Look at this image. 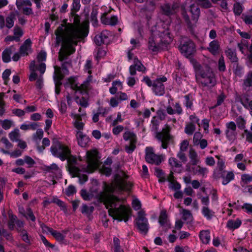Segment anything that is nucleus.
<instances>
[{
    "label": "nucleus",
    "mask_w": 252,
    "mask_h": 252,
    "mask_svg": "<svg viewBox=\"0 0 252 252\" xmlns=\"http://www.w3.org/2000/svg\"><path fill=\"white\" fill-rule=\"evenodd\" d=\"M241 101L244 107L249 110L250 113L252 116V100L249 101L247 98L245 99L242 98Z\"/></svg>",
    "instance_id": "44"
},
{
    "label": "nucleus",
    "mask_w": 252,
    "mask_h": 252,
    "mask_svg": "<svg viewBox=\"0 0 252 252\" xmlns=\"http://www.w3.org/2000/svg\"><path fill=\"white\" fill-rule=\"evenodd\" d=\"M67 161V168L69 173L72 175V177H75L76 174L81 171V170L78 167L79 163L76 156L71 155V153L68 156H66Z\"/></svg>",
    "instance_id": "12"
},
{
    "label": "nucleus",
    "mask_w": 252,
    "mask_h": 252,
    "mask_svg": "<svg viewBox=\"0 0 252 252\" xmlns=\"http://www.w3.org/2000/svg\"><path fill=\"white\" fill-rule=\"evenodd\" d=\"M244 23L247 25H252V8L247 11V12L243 13L241 17Z\"/></svg>",
    "instance_id": "31"
},
{
    "label": "nucleus",
    "mask_w": 252,
    "mask_h": 252,
    "mask_svg": "<svg viewBox=\"0 0 252 252\" xmlns=\"http://www.w3.org/2000/svg\"><path fill=\"white\" fill-rule=\"evenodd\" d=\"M167 81L166 77L163 76L157 78L153 83L152 90L157 95H163L165 93L163 83Z\"/></svg>",
    "instance_id": "15"
},
{
    "label": "nucleus",
    "mask_w": 252,
    "mask_h": 252,
    "mask_svg": "<svg viewBox=\"0 0 252 252\" xmlns=\"http://www.w3.org/2000/svg\"><path fill=\"white\" fill-rule=\"evenodd\" d=\"M242 224V221L240 219L236 220H229L226 223V227L230 230H234L238 229Z\"/></svg>",
    "instance_id": "24"
},
{
    "label": "nucleus",
    "mask_w": 252,
    "mask_h": 252,
    "mask_svg": "<svg viewBox=\"0 0 252 252\" xmlns=\"http://www.w3.org/2000/svg\"><path fill=\"white\" fill-rule=\"evenodd\" d=\"M242 209L248 214H252V204L245 203L242 205Z\"/></svg>",
    "instance_id": "56"
},
{
    "label": "nucleus",
    "mask_w": 252,
    "mask_h": 252,
    "mask_svg": "<svg viewBox=\"0 0 252 252\" xmlns=\"http://www.w3.org/2000/svg\"><path fill=\"white\" fill-rule=\"evenodd\" d=\"M9 137L12 141H18L19 137V130L17 129L11 131L9 134Z\"/></svg>",
    "instance_id": "47"
},
{
    "label": "nucleus",
    "mask_w": 252,
    "mask_h": 252,
    "mask_svg": "<svg viewBox=\"0 0 252 252\" xmlns=\"http://www.w3.org/2000/svg\"><path fill=\"white\" fill-rule=\"evenodd\" d=\"M187 168L191 171L194 175L201 176L202 177H206L209 172L208 169L206 167L197 165L192 166L190 169H189L188 165H187Z\"/></svg>",
    "instance_id": "18"
},
{
    "label": "nucleus",
    "mask_w": 252,
    "mask_h": 252,
    "mask_svg": "<svg viewBox=\"0 0 252 252\" xmlns=\"http://www.w3.org/2000/svg\"><path fill=\"white\" fill-rule=\"evenodd\" d=\"M12 121L9 120L5 119L2 121L1 126L5 130L10 128L12 124Z\"/></svg>",
    "instance_id": "57"
},
{
    "label": "nucleus",
    "mask_w": 252,
    "mask_h": 252,
    "mask_svg": "<svg viewBox=\"0 0 252 252\" xmlns=\"http://www.w3.org/2000/svg\"><path fill=\"white\" fill-rule=\"evenodd\" d=\"M51 235L59 242H62L65 238L63 234L55 230Z\"/></svg>",
    "instance_id": "48"
},
{
    "label": "nucleus",
    "mask_w": 252,
    "mask_h": 252,
    "mask_svg": "<svg viewBox=\"0 0 252 252\" xmlns=\"http://www.w3.org/2000/svg\"><path fill=\"white\" fill-rule=\"evenodd\" d=\"M53 202L56 203L59 207H60L61 209L63 210L64 212H66V206L65 204L63 201L59 199L58 198H54L53 201Z\"/></svg>",
    "instance_id": "51"
},
{
    "label": "nucleus",
    "mask_w": 252,
    "mask_h": 252,
    "mask_svg": "<svg viewBox=\"0 0 252 252\" xmlns=\"http://www.w3.org/2000/svg\"><path fill=\"white\" fill-rule=\"evenodd\" d=\"M226 57L233 63L238 62V59L237 57L236 50L234 49L228 48L225 50Z\"/></svg>",
    "instance_id": "29"
},
{
    "label": "nucleus",
    "mask_w": 252,
    "mask_h": 252,
    "mask_svg": "<svg viewBox=\"0 0 252 252\" xmlns=\"http://www.w3.org/2000/svg\"><path fill=\"white\" fill-rule=\"evenodd\" d=\"M156 0H143V13H145L148 20L151 18V13L155 9Z\"/></svg>",
    "instance_id": "17"
},
{
    "label": "nucleus",
    "mask_w": 252,
    "mask_h": 252,
    "mask_svg": "<svg viewBox=\"0 0 252 252\" xmlns=\"http://www.w3.org/2000/svg\"><path fill=\"white\" fill-rule=\"evenodd\" d=\"M98 152L95 150L87 152V165L83 168V172L91 173L95 170L99 166V158Z\"/></svg>",
    "instance_id": "6"
},
{
    "label": "nucleus",
    "mask_w": 252,
    "mask_h": 252,
    "mask_svg": "<svg viewBox=\"0 0 252 252\" xmlns=\"http://www.w3.org/2000/svg\"><path fill=\"white\" fill-rule=\"evenodd\" d=\"M189 157L191 165L195 166L200 163V158L197 153L193 150H190Z\"/></svg>",
    "instance_id": "25"
},
{
    "label": "nucleus",
    "mask_w": 252,
    "mask_h": 252,
    "mask_svg": "<svg viewBox=\"0 0 252 252\" xmlns=\"http://www.w3.org/2000/svg\"><path fill=\"white\" fill-rule=\"evenodd\" d=\"M51 152L54 157L60 158L62 161H64L66 156L71 153V151L67 147L56 141L51 147Z\"/></svg>",
    "instance_id": "7"
},
{
    "label": "nucleus",
    "mask_w": 252,
    "mask_h": 252,
    "mask_svg": "<svg viewBox=\"0 0 252 252\" xmlns=\"http://www.w3.org/2000/svg\"><path fill=\"white\" fill-rule=\"evenodd\" d=\"M236 125L234 122H230L226 124L225 133L228 141L233 142L237 137Z\"/></svg>",
    "instance_id": "16"
},
{
    "label": "nucleus",
    "mask_w": 252,
    "mask_h": 252,
    "mask_svg": "<svg viewBox=\"0 0 252 252\" xmlns=\"http://www.w3.org/2000/svg\"><path fill=\"white\" fill-rule=\"evenodd\" d=\"M218 69L219 71L221 72H224L226 70L224 59L222 56H221L219 60Z\"/></svg>",
    "instance_id": "46"
},
{
    "label": "nucleus",
    "mask_w": 252,
    "mask_h": 252,
    "mask_svg": "<svg viewBox=\"0 0 252 252\" xmlns=\"http://www.w3.org/2000/svg\"><path fill=\"white\" fill-rule=\"evenodd\" d=\"M244 10L243 4L240 2H235L233 5V12L235 16H240Z\"/></svg>",
    "instance_id": "37"
},
{
    "label": "nucleus",
    "mask_w": 252,
    "mask_h": 252,
    "mask_svg": "<svg viewBox=\"0 0 252 252\" xmlns=\"http://www.w3.org/2000/svg\"><path fill=\"white\" fill-rule=\"evenodd\" d=\"M155 175L159 178V182H163L165 181V176L163 171L158 168H155Z\"/></svg>",
    "instance_id": "40"
},
{
    "label": "nucleus",
    "mask_w": 252,
    "mask_h": 252,
    "mask_svg": "<svg viewBox=\"0 0 252 252\" xmlns=\"http://www.w3.org/2000/svg\"><path fill=\"white\" fill-rule=\"evenodd\" d=\"M144 215L143 212V234H146L149 230V226L148 220L144 217Z\"/></svg>",
    "instance_id": "52"
},
{
    "label": "nucleus",
    "mask_w": 252,
    "mask_h": 252,
    "mask_svg": "<svg viewBox=\"0 0 252 252\" xmlns=\"http://www.w3.org/2000/svg\"><path fill=\"white\" fill-rule=\"evenodd\" d=\"M32 41L30 38L26 39L20 46L19 52L21 56H26L32 52Z\"/></svg>",
    "instance_id": "21"
},
{
    "label": "nucleus",
    "mask_w": 252,
    "mask_h": 252,
    "mask_svg": "<svg viewBox=\"0 0 252 252\" xmlns=\"http://www.w3.org/2000/svg\"><path fill=\"white\" fill-rule=\"evenodd\" d=\"M142 63L137 59L135 58L134 60V64L130 65L129 67V72L131 75H134L136 74V70L141 71V65Z\"/></svg>",
    "instance_id": "30"
},
{
    "label": "nucleus",
    "mask_w": 252,
    "mask_h": 252,
    "mask_svg": "<svg viewBox=\"0 0 252 252\" xmlns=\"http://www.w3.org/2000/svg\"><path fill=\"white\" fill-rule=\"evenodd\" d=\"M182 219L187 223H190L193 220V217L191 212L187 209H183L182 210Z\"/></svg>",
    "instance_id": "35"
},
{
    "label": "nucleus",
    "mask_w": 252,
    "mask_h": 252,
    "mask_svg": "<svg viewBox=\"0 0 252 252\" xmlns=\"http://www.w3.org/2000/svg\"><path fill=\"white\" fill-rule=\"evenodd\" d=\"M241 180L245 183L248 184L252 181V175L248 174H243L241 176Z\"/></svg>",
    "instance_id": "59"
},
{
    "label": "nucleus",
    "mask_w": 252,
    "mask_h": 252,
    "mask_svg": "<svg viewBox=\"0 0 252 252\" xmlns=\"http://www.w3.org/2000/svg\"><path fill=\"white\" fill-rule=\"evenodd\" d=\"M196 82L202 87L212 88L216 84L214 72L207 64H200L195 60L192 61Z\"/></svg>",
    "instance_id": "4"
},
{
    "label": "nucleus",
    "mask_w": 252,
    "mask_h": 252,
    "mask_svg": "<svg viewBox=\"0 0 252 252\" xmlns=\"http://www.w3.org/2000/svg\"><path fill=\"white\" fill-rule=\"evenodd\" d=\"M158 222L161 226H164L167 222V215L166 211L162 210L161 211L160 216L159 217Z\"/></svg>",
    "instance_id": "41"
},
{
    "label": "nucleus",
    "mask_w": 252,
    "mask_h": 252,
    "mask_svg": "<svg viewBox=\"0 0 252 252\" xmlns=\"http://www.w3.org/2000/svg\"><path fill=\"white\" fill-rule=\"evenodd\" d=\"M132 205L133 208L135 210H139L141 206L140 201L137 198H134L133 199L132 202Z\"/></svg>",
    "instance_id": "61"
},
{
    "label": "nucleus",
    "mask_w": 252,
    "mask_h": 252,
    "mask_svg": "<svg viewBox=\"0 0 252 252\" xmlns=\"http://www.w3.org/2000/svg\"><path fill=\"white\" fill-rule=\"evenodd\" d=\"M81 195L82 198L85 200H90L91 198L92 195L87 192L86 190L82 189L81 190Z\"/></svg>",
    "instance_id": "64"
},
{
    "label": "nucleus",
    "mask_w": 252,
    "mask_h": 252,
    "mask_svg": "<svg viewBox=\"0 0 252 252\" xmlns=\"http://www.w3.org/2000/svg\"><path fill=\"white\" fill-rule=\"evenodd\" d=\"M56 41L55 46L58 47L62 43V47L59 53L60 61L67 59V57L73 54L78 42L82 38L86 37L88 30L85 27H66L61 24L55 31Z\"/></svg>",
    "instance_id": "1"
},
{
    "label": "nucleus",
    "mask_w": 252,
    "mask_h": 252,
    "mask_svg": "<svg viewBox=\"0 0 252 252\" xmlns=\"http://www.w3.org/2000/svg\"><path fill=\"white\" fill-rule=\"evenodd\" d=\"M220 177L222 179V184L223 185H226L231 181L234 179V174L232 171H228L225 173H223L220 175Z\"/></svg>",
    "instance_id": "23"
},
{
    "label": "nucleus",
    "mask_w": 252,
    "mask_h": 252,
    "mask_svg": "<svg viewBox=\"0 0 252 252\" xmlns=\"http://www.w3.org/2000/svg\"><path fill=\"white\" fill-rule=\"evenodd\" d=\"M199 238L202 243L208 244L210 242V231L209 230H202L199 232Z\"/></svg>",
    "instance_id": "26"
},
{
    "label": "nucleus",
    "mask_w": 252,
    "mask_h": 252,
    "mask_svg": "<svg viewBox=\"0 0 252 252\" xmlns=\"http://www.w3.org/2000/svg\"><path fill=\"white\" fill-rule=\"evenodd\" d=\"M9 220L8 222V226L9 229L13 230L14 228L15 222L16 223V221L17 217L15 215H12L9 213Z\"/></svg>",
    "instance_id": "45"
},
{
    "label": "nucleus",
    "mask_w": 252,
    "mask_h": 252,
    "mask_svg": "<svg viewBox=\"0 0 252 252\" xmlns=\"http://www.w3.org/2000/svg\"><path fill=\"white\" fill-rule=\"evenodd\" d=\"M165 159L164 155H157L152 147H147L145 149V160L150 163L159 165Z\"/></svg>",
    "instance_id": "8"
},
{
    "label": "nucleus",
    "mask_w": 252,
    "mask_h": 252,
    "mask_svg": "<svg viewBox=\"0 0 252 252\" xmlns=\"http://www.w3.org/2000/svg\"><path fill=\"white\" fill-rule=\"evenodd\" d=\"M21 236L22 240L27 243L30 244V240L28 233L25 230H22L21 232Z\"/></svg>",
    "instance_id": "63"
},
{
    "label": "nucleus",
    "mask_w": 252,
    "mask_h": 252,
    "mask_svg": "<svg viewBox=\"0 0 252 252\" xmlns=\"http://www.w3.org/2000/svg\"><path fill=\"white\" fill-rule=\"evenodd\" d=\"M76 138L78 145L82 147H86L90 141L89 138L87 135L83 134V132L80 131L77 132Z\"/></svg>",
    "instance_id": "22"
},
{
    "label": "nucleus",
    "mask_w": 252,
    "mask_h": 252,
    "mask_svg": "<svg viewBox=\"0 0 252 252\" xmlns=\"http://www.w3.org/2000/svg\"><path fill=\"white\" fill-rule=\"evenodd\" d=\"M211 1L213 3H220V6L223 10H227L228 9L226 0H211Z\"/></svg>",
    "instance_id": "50"
},
{
    "label": "nucleus",
    "mask_w": 252,
    "mask_h": 252,
    "mask_svg": "<svg viewBox=\"0 0 252 252\" xmlns=\"http://www.w3.org/2000/svg\"><path fill=\"white\" fill-rule=\"evenodd\" d=\"M179 50L181 54L187 58H190L195 52L194 43L189 39L185 38L180 44Z\"/></svg>",
    "instance_id": "9"
},
{
    "label": "nucleus",
    "mask_w": 252,
    "mask_h": 252,
    "mask_svg": "<svg viewBox=\"0 0 252 252\" xmlns=\"http://www.w3.org/2000/svg\"><path fill=\"white\" fill-rule=\"evenodd\" d=\"M135 226L140 233H142V211L138 212V216L135 220Z\"/></svg>",
    "instance_id": "36"
},
{
    "label": "nucleus",
    "mask_w": 252,
    "mask_h": 252,
    "mask_svg": "<svg viewBox=\"0 0 252 252\" xmlns=\"http://www.w3.org/2000/svg\"><path fill=\"white\" fill-rule=\"evenodd\" d=\"M168 23L160 21L151 30V36L148 41V48L153 52L162 48V44H169L172 41L169 32Z\"/></svg>",
    "instance_id": "3"
},
{
    "label": "nucleus",
    "mask_w": 252,
    "mask_h": 252,
    "mask_svg": "<svg viewBox=\"0 0 252 252\" xmlns=\"http://www.w3.org/2000/svg\"><path fill=\"white\" fill-rule=\"evenodd\" d=\"M15 50L14 46H11L5 49L2 52V59L4 63H8L11 61L10 56Z\"/></svg>",
    "instance_id": "27"
},
{
    "label": "nucleus",
    "mask_w": 252,
    "mask_h": 252,
    "mask_svg": "<svg viewBox=\"0 0 252 252\" xmlns=\"http://www.w3.org/2000/svg\"><path fill=\"white\" fill-rule=\"evenodd\" d=\"M15 19V14L13 13H11L6 18V27L8 29L11 28L14 25V21Z\"/></svg>",
    "instance_id": "39"
},
{
    "label": "nucleus",
    "mask_w": 252,
    "mask_h": 252,
    "mask_svg": "<svg viewBox=\"0 0 252 252\" xmlns=\"http://www.w3.org/2000/svg\"><path fill=\"white\" fill-rule=\"evenodd\" d=\"M195 128V125L192 123H189L186 126L185 132L189 135H191L194 132Z\"/></svg>",
    "instance_id": "42"
},
{
    "label": "nucleus",
    "mask_w": 252,
    "mask_h": 252,
    "mask_svg": "<svg viewBox=\"0 0 252 252\" xmlns=\"http://www.w3.org/2000/svg\"><path fill=\"white\" fill-rule=\"evenodd\" d=\"M103 189V190L98 194V197L108 209L109 215L119 221L124 220L126 222L131 216V209L124 205L116 207V202L119 201V199L113 194L114 188L105 183Z\"/></svg>",
    "instance_id": "2"
},
{
    "label": "nucleus",
    "mask_w": 252,
    "mask_h": 252,
    "mask_svg": "<svg viewBox=\"0 0 252 252\" xmlns=\"http://www.w3.org/2000/svg\"><path fill=\"white\" fill-rule=\"evenodd\" d=\"M193 99L192 96L190 94H187L184 96V101L183 104L187 108V109L193 110Z\"/></svg>",
    "instance_id": "33"
},
{
    "label": "nucleus",
    "mask_w": 252,
    "mask_h": 252,
    "mask_svg": "<svg viewBox=\"0 0 252 252\" xmlns=\"http://www.w3.org/2000/svg\"><path fill=\"white\" fill-rule=\"evenodd\" d=\"M123 138L126 141H129V145H126V151L129 154L132 153L134 150L136 146L137 138L136 135L130 131H126L123 135Z\"/></svg>",
    "instance_id": "13"
},
{
    "label": "nucleus",
    "mask_w": 252,
    "mask_h": 252,
    "mask_svg": "<svg viewBox=\"0 0 252 252\" xmlns=\"http://www.w3.org/2000/svg\"><path fill=\"white\" fill-rule=\"evenodd\" d=\"M169 163L172 167L177 168L181 167L182 165V163L175 158H169Z\"/></svg>",
    "instance_id": "49"
},
{
    "label": "nucleus",
    "mask_w": 252,
    "mask_h": 252,
    "mask_svg": "<svg viewBox=\"0 0 252 252\" xmlns=\"http://www.w3.org/2000/svg\"><path fill=\"white\" fill-rule=\"evenodd\" d=\"M237 46L239 50L243 54H247L248 51L249 52L250 46L249 45L248 42L246 40H243L240 43H238Z\"/></svg>",
    "instance_id": "34"
},
{
    "label": "nucleus",
    "mask_w": 252,
    "mask_h": 252,
    "mask_svg": "<svg viewBox=\"0 0 252 252\" xmlns=\"http://www.w3.org/2000/svg\"><path fill=\"white\" fill-rule=\"evenodd\" d=\"M207 49L213 55L216 56L219 54L221 51L220 42L217 40H212L209 43Z\"/></svg>",
    "instance_id": "19"
},
{
    "label": "nucleus",
    "mask_w": 252,
    "mask_h": 252,
    "mask_svg": "<svg viewBox=\"0 0 252 252\" xmlns=\"http://www.w3.org/2000/svg\"><path fill=\"white\" fill-rule=\"evenodd\" d=\"M159 122L155 117H153L150 125L152 131H157L158 129Z\"/></svg>",
    "instance_id": "53"
},
{
    "label": "nucleus",
    "mask_w": 252,
    "mask_h": 252,
    "mask_svg": "<svg viewBox=\"0 0 252 252\" xmlns=\"http://www.w3.org/2000/svg\"><path fill=\"white\" fill-rule=\"evenodd\" d=\"M181 188L180 184L177 182H171L169 185V188L171 189L177 191L179 190Z\"/></svg>",
    "instance_id": "60"
},
{
    "label": "nucleus",
    "mask_w": 252,
    "mask_h": 252,
    "mask_svg": "<svg viewBox=\"0 0 252 252\" xmlns=\"http://www.w3.org/2000/svg\"><path fill=\"white\" fill-rule=\"evenodd\" d=\"M16 5L18 7L21 6H31L32 3L30 0H17Z\"/></svg>",
    "instance_id": "54"
},
{
    "label": "nucleus",
    "mask_w": 252,
    "mask_h": 252,
    "mask_svg": "<svg viewBox=\"0 0 252 252\" xmlns=\"http://www.w3.org/2000/svg\"><path fill=\"white\" fill-rule=\"evenodd\" d=\"M252 87V71H250L246 75L243 80V88L245 90Z\"/></svg>",
    "instance_id": "28"
},
{
    "label": "nucleus",
    "mask_w": 252,
    "mask_h": 252,
    "mask_svg": "<svg viewBox=\"0 0 252 252\" xmlns=\"http://www.w3.org/2000/svg\"><path fill=\"white\" fill-rule=\"evenodd\" d=\"M127 176L126 175V178H127ZM131 183L125 180V178L122 179L119 184V188L123 190L128 191L131 188Z\"/></svg>",
    "instance_id": "32"
},
{
    "label": "nucleus",
    "mask_w": 252,
    "mask_h": 252,
    "mask_svg": "<svg viewBox=\"0 0 252 252\" xmlns=\"http://www.w3.org/2000/svg\"><path fill=\"white\" fill-rule=\"evenodd\" d=\"M170 128L167 126L165 129H163L162 132H158L156 134V138L158 141L161 143V147L166 149L168 145L173 142V137L169 133Z\"/></svg>",
    "instance_id": "10"
},
{
    "label": "nucleus",
    "mask_w": 252,
    "mask_h": 252,
    "mask_svg": "<svg viewBox=\"0 0 252 252\" xmlns=\"http://www.w3.org/2000/svg\"><path fill=\"white\" fill-rule=\"evenodd\" d=\"M181 6L180 3L178 1H174L172 5L169 3H165L161 5L160 9L164 15L169 16L176 13Z\"/></svg>",
    "instance_id": "14"
},
{
    "label": "nucleus",
    "mask_w": 252,
    "mask_h": 252,
    "mask_svg": "<svg viewBox=\"0 0 252 252\" xmlns=\"http://www.w3.org/2000/svg\"><path fill=\"white\" fill-rule=\"evenodd\" d=\"M43 170L46 172H52L56 175V177L61 178L62 170L56 163H52L49 166H44Z\"/></svg>",
    "instance_id": "20"
},
{
    "label": "nucleus",
    "mask_w": 252,
    "mask_h": 252,
    "mask_svg": "<svg viewBox=\"0 0 252 252\" xmlns=\"http://www.w3.org/2000/svg\"><path fill=\"white\" fill-rule=\"evenodd\" d=\"M76 192L75 187L73 185L69 186L65 189V194L66 195L69 196L75 193Z\"/></svg>",
    "instance_id": "55"
},
{
    "label": "nucleus",
    "mask_w": 252,
    "mask_h": 252,
    "mask_svg": "<svg viewBox=\"0 0 252 252\" xmlns=\"http://www.w3.org/2000/svg\"><path fill=\"white\" fill-rule=\"evenodd\" d=\"M78 97H76L75 98V101L77 103H78L79 105H80L81 106L83 107H88L89 105L88 102L84 97H82L81 99L78 100Z\"/></svg>",
    "instance_id": "58"
},
{
    "label": "nucleus",
    "mask_w": 252,
    "mask_h": 252,
    "mask_svg": "<svg viewBox=\"0 0 252 252\" xmlns=\"http://www.w3.org/2000/svg\"><path fill=\"white\" fill-rule=\"evenodd\" d=\"M197 5L204 8H209L212 6L210 0H195Z\"/></svg>",
    "instance_id": "43"
},
{
    "label": "nucleus",
    "mask_w": 252,
    "mask_h": 252,
    "mask_svg": "<svg viewBox=\"0 0 252 252\" xmlns=\"http://www.w3.org/2000/svg\"><path fill=\"white\" fill-rule=\"evenodd\" d=\"M188 3H190L189 6V11L191 14L192 20L194 21L195 22L197 21L200 16V9L198 5H196L194 2H193V0H186L185 2L181 5V8L182 10L183 17L188 26L191 28L190 18L187 14L186 9V7Z\"/></svg>",
    "instance_id": "5"
},
{
    "label": "nucleus",
    "mask_w": 252,
    "mask_h": 252,
    "mask_svg": "<svg viewBox=\"0 0 252 252\" xmlns=\"http://www.w3.org/2000/svg\"><path fill=\"white\" fill-rule=\"evenodd\" d=\"M225 161L223 159L219 158L217 164V170L219 171V174L220 175L223 173H226Z\"/></svg>",
    "instance_id": "38"
},
{
    "label": "nucleus",
    "mask_w": 252,
    "mask_h": 252,
    "mask_svg": "<svg viewBox=\"0 0 252 252\" xmlns=\"http://www.w3.org/2000/svg\"><path fill=\"white\" fill-rule=\"evenodd\" d=\"M23 34V32L21 28L18 26H15L14 28V35L20 37Z\"/></svg>",
    "instance_id": "62"
},
{
    "label": "nucleus",
    "mask_w": 252,
    "mask_h": 252,
    "mask_svg": "<svg viewBox=\"0 0 252 252\" xmlns=\"http://www.w3.org/2000/svg\"><path fill=\"white\" fill-rule=\"evenodd\" d=\"M202 207L201 213L207 220H211L215 216V212L209 208L210 204L209 197L208 196L200 197Z\"/></svg>",
    "instance_id": "11"
}]
</instances>
